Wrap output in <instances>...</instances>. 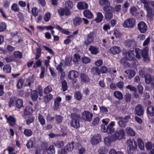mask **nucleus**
I'll use <instances>...</instances> for the list:
<instances>
[{"label":"nucleus","instance_id":"4","mask_svg":"<svg viewBox=\"0 0 154 154\" xmlns=\"http://www.w3.org/2000/svg\"><path fill=\"white\" fill-rule=\"evenodd\" d=\"M135 20L134 18H130L125 20L123 25L125 28H132L135 25Z\"/></svg>","mask_w":154,"mask_h":154},{"label":"nucleus","instance_id":"50","mask_svg":"<svg viewBox=\"0 0 154 154\" xmlns=\"http://www.w3.org/2000/svg\"><path fill=\"white\" fill-rule=\"evenodd\" d=\"M6 29V25L5 23H0V32L5 31Z\"/></svg>","mask_w":154,"mask_h":154},{"label":"nucleus","instance_id":"60","mask_svg":"<svg viewBox=\"0 0 154 154\" xmlns=\"http://www.w3.org/2000/svg\"><path fill=\"white\" fill-rule=\"evenodd\" d=\"M75 97L78 100H80L82 98V95L80 92L77 91L75 93Z\"/></svg>","mask_w":154,"mask_h":154},{"label":"nucleus","instance_id":"15","mask_svg":"<svg viewBox=\"0 0 154 154\" xmlns=\"http://www.w3.org/2000/svg\"><path fill=\"white\" fill-rule=\"evenodd\" d=\"M121 48L119 46H114L111 47L109 49L110 52L113 54L119 53L121 51Z\"/></svg>","mask_w":154,"mask_h":154},{"label":"nucleus","instance_id":"34","mask_svg":"<svg viewBox=\"0 0 154 154\" xmlns=\"http://www.w3.org/2000/svg\"><path fill=\"white\" fill-rule=\"evenodd\" d=\"M74 148L73 142H72L71 143H69L65 147V149L68 151H72Z\"/></svg>","mask_w":154,"mask_h":154},{"label":"nucleus","instance_id":"59","mask_svg":"<svg viewBox=\"0 0 154 154\" xmlns=\"http://www.w3.org/2000/svg\"><path fill=\"white\" fill-rule=\"evenodd\" d=\"M134 52L136 54V57L138 59H140L141 57L140 54L141 52V50L139 48H136Z\"/></svg>","mask_w":154,"mask_h":154},{"label":"nucleus","instance_id":"17","mask_svg":"<svg viewBox=\"0 0 154 154\" xmlns=\"http://www.w3.org/2000/svg\"><path fill=\"white\" fill-rule=\"evenodd\" d=\"M117 120H120L118 122V124L119 126L122 128H125L126 125V123L127 120H123V118L122 117H118L116 118Z\"/></svg>","mask_w":154,"mask_h":154},{"label":"nucleus","instance_id":"24","mask_svg":"<svg viewBox=\"0 0 154 154\" xmlns=\"http://www.w3.org/2000/svg\"><path fill=\"white\" fill-rule=\"evenodd\" d=\"M16 122L15 119L11 116H9L7 122L11 126H13L15 124Z\"/></svg>","mask_w":154,"mask_h":154},{"label":"nucleus","instance_id":"63","mask_svg":"<svg viewBox=\"0 0 154 154\" xmlns=\"http://www.w3.org/2000/svg\"><path fill=\"white\" fill-rule=\"evenodd\" d=\"M116 86L120 89H123L124 86V83L120 81L116 84Z\"/></svg>","mask_w":154,"mask_h":154},{"label":"nucleus","instance_id":"55","mask_svg":"<svg viewBox=\"0 0 154 154\" xmlns=\"http://www.w3.org/2000/svg\"><path fill=\"white\" fill-rule=\"evenodd\" d=\"M82 62L84 63L87 64L91 62L90 59L86 57H84L82 58Z\"/></svg>","mask_w":154,"mask_h":154},{"label":"nucleus","instance_id":"20","mask_svg":"<svg viewBox=\"0 0 154 154\" xmlns=\"http://www.w3.org/2000/svg\"><path fill=\"white\" fill-rule=\"evenodd\" d=\"M89 50L90 51L91 53L93 54H96L99 52L98 48L96 46L91 45Z\"/></svg>","mask_w":154,"mask_h":154},{"label":"nucleus","instance_id":"41","mask_svg":"<svg viewBox=\"0 0 154 154\" xmlns=\"http://www.w3.org/2000/svg\"><path fill=\"white\" fill-rule=\"evenodd\" d=\"M38 119L42 125H44L45 124V121L44 117L41 115L39 114L38 116Z\"/></svg>","mask_w":154,"mask_h":154},{"label":"nucleus","instance_id":"48","mask_svg":"<svg viewBox=\"0 0 154 154\" xmlns=\"http://www.w3.org/2000/svg\"><path fill=\"white\" fill-rule=\"evenodd\" d=\"M52 89L51 86L50 85H48L44 89L43 91L44 94H48L52 91Z\"/></svg>","mask_w":154,"mask_h":154},{"label":"nucleus","instance_id":"42","mask_svg":"<svg viewBox=\"0 0 154 154\" xmlns=\"http://www.w3.org/2000/svg\"><path fill=\"white\" fill-rule=\"evenodd\" d=\"M104 141L105 144L107 146H109L112 142L111 138L109 137H107L104 138Z\"/></svg>","mask_w":154,"mask_h":154},{"label":"nucleus","instance_id":"46","mask_svg":"<svg viewBox=\"0 0 154 154\" xmlns=\"http://www.w3.org/2000/svg\"><path fill=\"white\" fill-rule=\"evenodd\" d=\"M3 71L5 73H9L11 72V67L10 65L8 64L5 65L3 67Z\"/></svg>","mask_w":154,"mask_h":154},{"label":"nucleus","instance_id":"22","mask_svg":"<svg viewBox=\"0 0 154 154\" xmlns=\"http://www.w3.org/2000/svg\"><path fill=\"white\" fill-rule=\"evenodd\" d=\"M125 131L128 135L134 136L135 135V132L131 128L128 127L125 128Z\"/></svg>","mask_w":154,"mask_h":154},{"label":"nucleus","instance_id":"14","mask_svg":"<svg viewBox=\"0 0 154 154\" xmlns=\"http://www.w3.org/2000/svg\"><path fill=\"white\" fill-rule=\"evenodd\" d=\"M115 125V122H111L107 126V131L106 133L108 134H110L113 133L115 130V129L113 127Z\"/></svg>","mask_w":154,"mask_h":154},{"label":"nucleus","instance_id":"7","mask_svg":"<svg viewBox=\"0 0 154 154\" xmlns=\"http://www.w3.org/2000/svg\"><path fill=\"white\" fill-rule=\"evenodd\" d=\"M135 52L134 51L130 50L125 53H123L124 58L127 60H132L134 58Z\"/></svg>","mask_w":154,"mask_h":154},{"label":"nucleus","instance_id":"52","mask_svg":"<svg viewBox=\"0 0 154 154\" xmlns=\"http://www.w3.org/2000/svg\"><path fill=\"white\" fill-rule=\"evenodd\" d=\"M80 56L79 54H75L73 61L74 62L76 63L80 61Z\"/></svg>","mask_w":154,"mask_h":154},{"label":"nucleus","instance_id":"45","mask_svg":"<svg viewBox=\"0 0 154 154\" xmlns=\"http://www.w3.org/2000/svg\"><path fill=\"white\" fill-rule=\"evenodd\" d=\"M145 81L147 84H149L151 83L152 77L150 75L147 74L146 75H144Z\"/></svg>","mask_w":154,"mask_h":154},{"label":"nucleus","instance_id":"38","mask_svg":"<svg viewBox=\"0 0 154 154\" xmlns=\"http://www.w3.org/2000/svg\"><path fill=\"white\" fill-rule=\"evenodd\" d=\"M125 72L128 75V78L131 79L133 78L135 75V72L131 70H128L125 71Z\"/></svg>","mask_w":154,"mask_h":154},{"label":"nucleus","instance_id":"25","mask_svg":"<svg viewBox=\"0 0 154 154\" xmlns=\"http://www.w3.org/2000/svg\"><path fill=\"white\" fill-rule=\"evenodd\" d=\"M80 77L81 81L84 82H87L90 81V79L88 76L85 74H81Z\"/></svg>","mask_w":154,"mask_h":154},{"label":"nucleus","instance_id":"35","mask_svg":"<svg viewBox=\"0 0 154 154\" xmlns=\"http://www.w3.org/2000/svg\"><path fill=\"white\" fill-rule=\"evenodd\" d=\"M134 43L133 40H128L125 41L124 42V45L128 47H130Z\"/></svg>","mask_w":154,"mask_h":154},{"label":"nucleus","instance_id":"12","mask_svg":"<svg viewBox=\"0 0 154 154\" xmlns=\"http://www.w3.org/2000/svg\"><path fill=\"white\" fill-rule=\"evenodd\" d=\"M135 114L139 116L143 115L144 110L142 105L140 104L137 105L135 108Z\"/></svg>","mask_w":154,"mask_h":154},{"label":"nucleus","instance_id":"37","mask_svg":"<svg viewBox=\"0 0 154 154\" xmlns=\"http://www.w3.org/2000/svg\"><path fill=\"white\" fill-rule=\"evenodd\" d=\"M54 145L60 148L64 145V143L62 140L57 141L54 143Z\"/></svg>","mask_w":154,"mask_h":154},{"label":"nucleus","instance_id":"6","mask_svg":"<svg viewBox=\"0 0 154 154\" xmlns=\"http://www.w3.org/2000/svg\"><path fill=\"white\" fill-rule=\"evenodd\" d=\"M141 3L144 4L143 7L149 15H152V9L149 6L150 2L147 0H140Z\"/></svg>","mask_w":154,"mask_h":154},{"label":"nucleus","instance_id":"29","mask_svg":"<svg viewBox=\"0 0 154 154\" xmlns=\"http://www.w3.org/2000/svg\"><path fill=\"white\" fill-rule=\"evenodd\" d=\"M147 114L150 116H152L154 115V108L152 106L148 107L147 109Z\"/></svg>","mask_w":154,"mask_h":154},{"label":"nucleus","instance_id":"5","mask_svg":"<svg viewBox=\"0 0 154 154\" xmlns=\"http://www.w3.org/2000/svg\"><path fill=\"white\" fill-rule=\"evenodd\" d=\"M125 133L124 130L120 129L118 131H116L115 134L113 135V140L116 141L117 140H120L124 137Z\"/></svg>","mask_w":154,"mask_h":154},{"label":"nucleus","instance_id":"36","mask_svg":"<svg viewBox=\"0 0 154 154\" xmlns=\"http://www.w3.org/2000/svg\"><path fill=\"white\" fill-rule=\"evenodd\" d=\"M31 96L34 101H36L38 98V93L36 91H33L31 92Z\"/></svg>","mask_w":154,"mask_h":154},{"label":"nucleus","instance_id":"32","mask_svg":"<svg viewBox=\"0 0 154 154\" xmlns=\"http://www.w3.org/2000/svg\"><path fill=\"white\" fill-rule=\"evenodd\" d=\"M48 154H55V149L54 146L50 145L47 150Z\"/></svg>","mask_w":154,"mask_h":154},{"label":"nucleus","instance_id":"39","mask_svg":"<svg viewBox=\"0 0 154 154\" xmlns=\"http://www.w3.org/2000/svg\"><path fill=\"white\" fill-rule=\"evenodd\" d=\"M137 143L139 148L141 150H143L144 149V144L143 140L140 138L137 139Z\"/></svg>","mask_w":154,"mask_h":154},{"label":"nucleus","instance_id":"28","mask_svg":"<svg viewBox=\"0 0 154 154\" xmlns=\"http://www.w3.org/2000/svg\"><path fill=\"white\" fill-rule=\"evenodd\" d=\"M16 107L18 109L20 108L23 106V101L20 99H17L15 102Z\"/></svg>","mask_w":154,"mask_h":154},{"label":"nucleus","instance_id":"64","mask_svg":"<svg viewBox=\"0 0 154 154\" xmlns=\"http://www.w3.org/2000/svg\"><path fill=\"white\" fill-rule=\"evenodd\" d=\"M126 88L130 91H134V92H136L137 90L136 88L134 86L132 85H129L127 86Z\"/></svg>","mask_w":154,"mask_h":154},{"label":"nucleus","instance_id":"2","mask_svg":"<svg viewBox=\"0 0 154 154\" xmlns=\"http://www.w3.org/2000/svg\"><path fill=\"white\" fill-rule=\"evenodd\" d=\"M127 150L128 154H132L137 147V144L135 140L129 139L127 140Z\"/></svg>","mask_w":154,"mask_h":154},{"label":"nucleus","instance_id":"26","mask_svg":"<svg viewBox=\"0 0 154 154\" xmlns=\"http://www.w3.org/2000/svg\"><path fill=\"white\" fill-rule=\"evenodd\" d=\"M103 17V16L102 13L98 12L97 13V17L95 20L97 23H100L102 21Z\"/></svg>","mask_w":154,"mask_h":154},{"label":"nucleus","instance_id":"30","mask_svg":"<svg viewBox=\"0 0 154 154\" xmlns=\"http://www.w3.org/2000/svg\"><path fill=\"white\" fill-rule=\"evenodd\" d=\"M32 109L31 107L29 106H27L25 108L24 114L26 115H30L32 113Z\"/></svg>","mask_w":154,"mask_h":154},{"label":"nucleus","instance_id":"31","mask_svg":"<svg viewBox=\"0 0 154 154\" xmlns=\"http://www.w3.org/2000/svg\"><path fill=\"white\" fill-rule=\"evenodd\" d=\"M114 95L119 100H122L123 98L122 94L120 91H116L114 92Z\"/></svg>","mask_w":154,"mask_h":154},{"label":"nucleus","instance_id":"61","mask_svg":"<svg viewBox=\"0 0 154 154\" xmlns=\"http://www.w3.org/2000/svg\"><path fill=\"white\" fill-rule=\"evenodd\" d=\"M51 14L49 13H46L45 14L44 16V18L45 21L47 22L50 19Z\"/></svg>","mask_w":154,"mask_h":154},{"label":"nucleus","instance_id":"47","mask_svg":"<svg viewBox=\"0 0 154 154\" xmlns=\"http://www.w3.org/2000/svg\"><path fill=\"white\" fill-rule=\"evenodd\" d=\"M24 82L23 79H20L19 80L17 84V87L19 89L21 88L24 84Z\"/></svg>","mask_w":154,"mask_h":154},{"label":"nucleus","instance_id":"49","mask_svg":"<svg viewBox=\"0 0 154 154\" xmlns=\"http://www.w3.org/2000/svg\"><path fill=\"white\" fill-rule=\"evenodd\" d=\"M24 133L26 136H30L32 134V131L30 129H26L24 130Z\"/></svg>","mask_w":154,"mask_h":154},{"label":"nucleus","instance_id":"9","mask_svg":"<svg viewBox=\"0 0 154 154\" xmlns=\"http://www.w3.org/2000/svg\"><path fill=\"white\" fill-rule=\"evenodd\" d=\"M93 116V113L88 111H85L82 113L83 118L86 121L90 122Z\"/></svg>","mask_w":154,"mask_h":154},{"label":"nucleus","instance_id":"56","mask_svg":"<svg viewBox=\"0 0 154 154\" xmlns=\"http://www.w3.org/2000/svg\"><path fill=\"white\" fill-rule=\"evenodd\" d=\"M14 54L16 58H22V52L19 51H15L14 53Z\"/></svg>","mask_w":154,"mask_h":154},{"label":"nucleus","instance_id":"13","mask_svg":"<svg viewBox=\"0 0 154 154\" xmlns=\"http://www.w3.org/2000/svg\"><path fill=\"white\" fill-rule=\"evenodd\" d=\"M101 140L100 135H97L92 137L91 140V142L93 145L97 144Z\"/></svg>","mask_w":154,"mask_h":154},{"label":"nucleus","instance_id":"10","mask_svg":"<svg viewBox=\"0 0 154 154\" xmlns=\"http://www.w3.org/2000/svg\"><path fill=\"white\" fill-rule=\"evenodd\" d=\"M94 32H92L87 35V38L84 42V44L85 45H88L94 42Z\"/></svg>","mask_w":154,"mask_h":154},{"label":"nucleus","instance_id":"58","mask_svg":"<svg viewBox=\"0 0 154 154\" xmlns=\"http://www.w3.org/2000/svg\"><path fill=\"white\" fill-rule=\"evenodd\" d=\"M100 120V118L99 117H97L93 120L92 124L93 126H95L98 124Z\"/></svg>","mask_w":154,"mask_h":154},{"label":"nucleus","instance_id":"57","mask_svg":"<svg viewBox=\"0 0 154 154\" xmlns=\"http://www.w3.org/2000/svg\"><path fill=\"white\" fill-rule=\"evenodd\" d=\"M41 54V48H38L36 49V52L35 55V59L37 60L40 57Z\"/></svg>","mask_w":154,"mask_h":154},{"label":"nucleus","instance_id":"19","mask_svg":"<svg viewBox=\"0 0 154 154\" xmlns=\"http://www.w3.org/2000/svg\"><path fill=\"white\" fill-rule=\"evenodd\" d=\"M88 5L85 2H80L77 4V7L79 9H84L88 8Z\"/></svg>","mask_w":154,"mask_h":154},{"label":"nucleus","instance_id":"51","mask_svg":"<svg viewBox=\"0 0 154 154\" xmlns=\"http://www.w3.org/2000/svg\"><path fill=\"white\" fill-rule=\"evenodd\" d=\"M66 8L71 9L73 7L72 2V1L68 0L65 2Z\"/></svg>","mask_w":154,"mask_h":154},{"label":"nucleus","instance_id":"1","mask_svg":"<svg viewBox=\"0 0 154 154\" xmlns=\"http://www.w3.org/2000/svg\"><path fill=\"white\" fill-rule=\"evenodd\" d=\"M71 116L72 119L70 122L71 126L75 128H79L80 127V115L77 114L72 113L71 114Z\"/></svg>","mask_w":154,"mask_h":154},{"label":"nucleus","instance_id":"11","mask_svg":"<svg viewBox=\"0 0 154 154\" xmlns=\"http://www.w3.org/2000/svg\"><path fill=\"white\" fill-rule=\"evenodd\" d=\"M138 29L141 33H145L147 30V26L143 22H141L137 25Z\"/></svg>","mask_w":154,"mask_h":154},{"label":"nucleus","instance_id":"21","mask_svg":"<svg viewBox=\"0 0 154 154\" xmlns=\"http://www.w3.org/2000/svg\"><path fill=\"white\" fill-rule=\"evenodd\" d=\"M91 73L95 75H100V71L99 68L94 67L91 69Z\"/></svg>","mask_w":154,"mask_h":154},{"label":"nucleus","instance_id":"40","mask_svg":"<svg viewBox=\"0 0 154 154\" xmlns=\"http://www.w3.org/2000/svg\"><path fill=\"white\" fill-rule=\"evenodd\" d=\"M55 119L58 124L61 123L63 120V117L60 115H56L54 117Z\"/></svg>","mask_w":154,"mask_h":154},{"label":"nucleus","instance_id":"62","mask_svg":"<svg viewBox=\"0 0 154 154\" xmlns=\"http://www.w3.org/2000/svg\"><path fill=\"white\" fill-rule=\"evenodd\" d=\"M125 97L126 101L127 102H129L131 98V95L128 93H126L125 96Z\"/></svg>","mask_w":154,"mask_h":154},{"label":"nucleus","instance_id":"27","mask_svg":"<svg viewBox=\"0 0 154 154\" xmlns=\"http://www.w3.org/2000/svg\"><path fill=\"white\" fill-rule=\"evenodd\" d=\"M85 17L89 19L92 18L93 16L92 14L89 10H86L83 12Z\"/></svg>","mask_w":154,"mask_h":154},{"label":"nucleus","instance_id":"3","mask_svg":"<svg viewBox=\"0 0 154 154\" xmlns=\"http://www.w3.org/2000/svg\"><path fill=\"white\" fill-rule=\"evenodd\" d=\"M103 10L105 13V19L109 21L113 17V10L111 6L104 7Z\"/></svg>","mask_w":154,"mask_h":154},{"label":"nucleus","instance_id":"16","mask_svg":"<svg viewBox=\"0 0 154 154\" xmlns=\"http://www.w3.org/2000/svg\"><path fill=\"white\" fill-rule=\"evenodd\" d=\"M78 73L75 71L71 70L69 72L68 74V78L70 79H73L78 76Z\"/></svg>","mask_w":154,"mask_h":154},{"label":"nucleus","instance_id":"54","mask_svg":"<svg viewBox=\"0 0 154 154\" xmlns=\"http://www.w3.org/2000/svg\"><path fill=\"white\" fill-rule=\"evenodd\" d=\"M11 8L13 11L16 12H18L20 10L18 5L15 3L12 5Z\"/></svg>","mask_w":154,"mask_h":154},{"label":"nucleus","instance_id":"18","mask_svg":"<svg viewBox=\"0 0 154 154\" xmlns=\"http://www.w3.org/2000/svg\"><path fill=\"white\" fill-rule=\"evenodd\" d=\"M73 23L75 26H79L82 23V18L79 17H76L73 20Z\"/></svg>","mask_w":154,"mask_h":154},{"label":"nucleus","instance_id":"8","mask_svg":"<svg viewBox=\"0 0 154 154\" xmlns=\"http://www.w3.org/2000/svg\"><path fill=\"white\" fill-rule=\"evenodd\" d=\"M141 55L144 58V61L147 63L149 62V59L148 55V48L147 47H145L142 50H141Z\"/></svg>","mask_w":154,"mask_h":154},{"label":"nucleus","instance_id":"43","mask_svg":"<svg viewBox=\"0 0 154 154\" xmlns=\"http://www.w3.org/2000/svg\"><path fill=\"white\" fill-rule=\"evenodd\" d=\"M76 148L79 150V154H83L85 151V149L82 147V145L79 143L77 144Z\"/></svg>","mask_w":154,"mask_h":154},{"label":"nucleus","instance_id":"23","mask_svg":"<svg viewBox=\"0 0 154 154\" xmlns=\"http://www.w3.org/2000/svg\"><path fill=\"white\" fill-rule=\"evenodd\" d=\"M61 99L60 97H57L54 100V109L56 110L59 108L60 102L61 101Z\"/></svg>","mask_w":154,"mask_h":154},{"label":"nucleus","instance_id":"53","mask_svg":"<svg viewBox=\"0 0 154 154\" xmlns=\"http://www.w3.org/2000/svg\"><path fill=\"white\" fill-rule=\"evenodd\" d=\"M26 81L27 82V84H26V85L30 86H31V84L33 83L34 80L32 77H30L27 79Z\"/></svg>","mask_w":154,"mask_h":154},{"label":"nucleus","instance_id":"44","mask_svg":"<svg viewBox=\"0 0 154 154\" xmlns=\"http://www.w3.org/2000/svg\"><path fill=\"white\" fill-rule=\"evenodd\" d=\"M62 88L63 91H66L67 88V82L65 80H61Z\"/></svg>","mask_w":154,"mask_h":154},{"label":"nucleus","instance_id":"33","mask_svg":"<svg viewBox=\"0 0 154 154\" xmlns=\"http://www.w3.org/2000/svg\"><path fill=\"white\" fill-rule=\"evenodd\" d=\"M99 4L101 6L105 5L104 7L110 6V2L108 0H100Z\"/></svg>","mask_w":154,"mask_h":154}]
</instances>
